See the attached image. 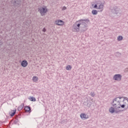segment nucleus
Here are the masks:
<instances>
[{
	"label": "nucleus",
	"mask_w": 128,
	"mask_h": 128,
	"mask_svg": "<svg viewBox=\"0 0 128 128\" xmlns=\"http://www.w3.org/2000/svg\"><path fill=\"white\" fill-rule=\"evenodd\" d=\"M32 80L33 82H36L38 80V78L37 76H34L32 78Z\"/></svg>",
	"instance_id": "16"
},
{
	"label": "nucleus",
	"mask_w": 128,
	"mask_h": 128,
	"mask_svg": "<svg viewBox=\"0 0 128 128\" xmlns=\"http://www.w3.org/2000/svg\"><path fill=\"white\" fill-rule=\"evenodd\" d=\"M128 72V68H126L124 70V72Z\"/></svg>",
	"instance_id": "32"
},
{
	"label": "nucleus",
	"mask_w": 128,
	"mask_h": 128,
	"mask_svg": "<svg viewBox=\"0 0 128 128\" xmlns=\"http://www.w3.org/2000/svg\"><path fill=\"white\" fill-rule=\"evenodd\" d=\"M80 116L81 118H82L83 120H86L87 118H88V115H86L84 114H82L80 115Z\"/></svg>",
	"instance_id": "13"
},
{
	"label": "nucleus",
	"mask_w": 128,
	"mask_h": 128,
	"mask_svg": "<svg viewBox=\"0 0 128 128\" xmlns=\"http://www.w3.org/2000/svg\"><path fill=\"white\" fill-rule=\"evenodd\" d=\"M98 4V10H101L100 12H102L104 10V4L100 1H98L96 4Z\"/></svg>",
	"instance_id": "7"
},
{
	"label": "nucleus",
	"mask_w": 128,
	"mask_h": 128,
	"mask_svg": "<svg viewBox=\"0 0 128 128\" xmlns=\"http://www.w3.org/2000/svg\"><path fill=\"white\" fill-rule=\"evenodd\" d=\"M30 24H32V21L30 20H27L26 22H25V24L27 26H30Z\"/></svg>",
	"instance_id": "15"
},
{
	"label": "nucleus",
	"mask_w": 128,
	"mask_h": 128,
	"mask_svg": "<svg viewBox=\"0 0 128 128\" xmlns=\"http://www.w3.org/2000/svg\"><path fill=\"white\" fill-rule=\"evenodd\" d=\"M122 102H124V104L125 106V108L124 110H128V101H125L124 98L123 99Z\"/></svg>",
	"instance_id": "14"
},
{
	"label": "nucleus",
	"mask_w": 128,
	"mask_h": 128,
	"mask_svg": "<svg viewBox=\"0 0 128 128\" xmlns=\"http://www.w3.org/2000/svg\"><path fill=\"white\" fill-rule=\"evenodd\" d=\"M61 124H64V121L62 120V121L61 122Z\"/></svg>",
	"instance_id": "36"
},
{
	"label": "nucleus",
	"mask_w": 128,
	"mask_h": 128,
	"mask_svg": "<svg viewBox=\"0 0 128 128\" xmlns=\"http://www.w3.org/2000/svg\"><path fill=\"white\" fill-rule=\"evenodd\" d=\"M28 61H26V60H23L21 62V66L23 68H26V66H28Z\"/></svg>",
	"instance_id": "9"
},
{
	"label": "nucleus",
	"mask_w": 128,
	"mask_h": 128,
	"mask_svg": "<svg viewBox=\"0 0 128 128\" xmlns=\"http://www.w3.org/2000/svg\"><path fill=\"white\" fill-rule=\"evenodd\" d=\"M112 104V102H111V104Z\"/></svg>",
	"instance_id": "37"
},
{
	"label": "nucleus",
	"mask_w": 128,
	"mask_h": 128,
	"mask_svg": "<svg viewBox=\"0 0 128 128\" xmlns=\"http://www.w3.org/2000/svg\"><path fill=\"white\" fill-rule=\"evenodd\" d=\"M16 114V110H12L11 112H9V114L12 118Z\"/></svg>",
	"instance_id": "12"
},
{
	"label": "nucleus",
	"mask_w": 128,
	"mask_h": 128,
	"mask_svg": "<svg viewBox=\"0 0 128 128\" xmlns=\"http://www.w3.org/2000/svg\"><path fill=\"white\" fill-rule=\"evenodd\" d=\"M24 104H21V105H20V106L18 107V110L19 112H20V110H22V108H24Z\"/></svg>",
	"instance_id": "17"
},
{
	"label": "nucleus",
	"mask_w": 128,
	"mask_h": 128,
	"mask_svg": "<svg viewBox=\"0 0 128 128\" xmlns=\"http://www.w3.org/2000/svg\"><path fill=\"white\" fill-rule=\"evenodd\" d=\"M38 12H40L42 16H46V12H48V8H46V6H44L38 8Z\"/></svg>",
	"instance_id": "3"
},
{
	"label": "nucleus",
	"mask_w": 128,
	"mask_h": 128,
	"mask_svg": "<svg viewBox=\"0 0 128 128\" xmlns=\"http://www.w3.org/2000/svg\"><path fill=\"white\" fill-rule=\"evenodd\" d=\"M124 110H118L115 111L116 114H119V112H124Z\"/></svg>",
	"instance_id": "20"
},
{
	"label": "nucleus",
	"mask_w": 128,
	"mask_h": 128,
	"mask_svg": "<svg viewBox=\"0 0 128 128\" xmlns=\"http://www.w3.org/2000/svg\"><path fill=\"white\" fill-rule=\"evenodd\" d=\"M88 22H90V20L88 19L78 20L73 24L72 30L78 32H80V28H81L82 32H84L88 30Z\"/></svg>",
	"instance_id": "1"
},
{
	"label": "nucleus",
	"mask_w": 128,
	"mask_h": 128,
	"mask_svg": "<svg viewBox=\"0 0 128 128\" xmlns=\"http://www.w3.org/2000/svg\"><path fill=\"white\" fill-rule=\"evenodd\" d=\"M109 112H111V114H112V106L110 107V108L109 110Z\"/></svg>",
	"instance_id": "30"
},
{
	"label": "nucleus",
	"mask_w": 128,
	"mask_h": 128,
	"mask_svg": "<svg viewBox=\"0 0 128 128\" xmlns=\"http://www.w3.org/2000/svg\"><path fill=\"white\" fill-rule=\"evenodd\" d=\"M122 75L120 74H115L113 78L114 80H116L117 82H120V80H122Z\"/></svg>",
	"instance_id": "6"
},
{
	"label": "nucleus",
	"mask_w": 128,
	"mask_h": 128,
	"mask_svg": "<svg viewBox=\"0 0 128 128\" xmlns=\"http://www.w3.org/2000/svg\"><path fill=\"white\" fill-rule=\"evenodd\" d=\"M123 39H124V37H122V36H119L118 37V42H120V40H122Z\"/></svg>",
	"instance_id": "21"
},
{
	"label": "nucleus",
	"mask_w": 128,
	"mask_h": 128,
	"mask_svg": "<svg viewBox=\"0 0 128 128\" xmlns=\"http://www.w3.org/2000/svg\"><path fill=\"white\" fill-rule=\"evenodd\" d=\"M120 103H114V102H112V114H116V112L118 110V108H120Z\"/></svg>",
	"instance_id": "5"
},
{
	"label": "nucleus",
	"mask_w": 128,
	"mask_h": 128,
	"mask_svg": "<svg viewBox=\"0 0 128 128\" xmlns=\"http://www.w3.org/2000/svg\"><path fill=\"white\" fill-rule=\"evenodd\" d=\"M94 8H97L98 10V4H95V5L94 6Z\"/></svg>",
	"instance_id": "29"
},
{
	"label": "nucleus",
	"mask_w": 128,
	"mask_h": 128,
	"mask_svg": "<svg viewBox=\"0 0 128 128\" xmlns=\"http://www.w3.org/2000/svg\"><path fill=\"white\" fill-rule=\"evenodd\" d=\"M42 32H46V29L44 28L42 29Z\"/></svg>",
	"instance_id": "31"
},
{
	"label": "nucleus",
	"mask_w": 128,
	"mask_h": 128,
	"mask_svg": "<svg viewBox=\"0 0 128 128\" xmlns=\"http://www.w3.org/2000/svg\"><path fill=\"white\" fill-rule=\"evenodd\" d=\"M90 96H92V97L94 96H96V94H94V92H91L90 93Z\"/></svg>",
	"instance_id": "27"
},
{
	"label": "nucleus",
	"mask_w": 128,
	"mask_h": 128,
	"mask_svg": "<svg viewBox=\"0 0 128 128\" xmlns=\"http://www.w3.org/2000/svg\"><path fill=\"white\" fill-rule=\"evenodd\" d=\"M92 14H94V16H96V14H98V10H94L92 12Z\"/></svg>",
	"instance_id": "18"
},
{
	"label": "nucleus",
	"mask_w": 128,
	"mask_h": 128,
	"mask_svg": "<svg viewBox=\"0 0 128 128\" xmlns=\"http://www.w3.org/2000/svg\"><path fill=\"white\" fill-rule=\"evenodd\" d=\"M113 14L115 16H120L122 14V11L120 10V9L116 6L114 7Z\"/></svg>",
	"instance_id": "4"
},
{
	"label": "nucleus",
	"mask_w": 128,
	"mask_h": 128,
	"mask_svg": "<svg viewBox=\"0 0 128 128\" xmlns=\"http://www.w3.org/2000/svg\"><path fill=\"white\" fill-rule=\"evenodd\" d=\"M120 98H120V97H116V98H115L114 100H113V101L114 102V104H120Z\"/></svg>",
	"instance_id": "10"
},
{
	"label": "nucleus",
	"mask_w": 128,
	"mask_h": 128,
	"mask_svg": "<svg viewBox=\"0 0 128 128\" xmlns=\"http://www.w3.org/2000/svg\"><path fill=\"white\" fill-rule=\"evenodd\" d=\"M88 104V100H86V102H83V105L84 106H86Z\"/></svg>",
	"instance_id": "26"
},
{
	"label": "nucleus",
	"mask_w": 128,
	"mask_h": 128,
	"mask_svg": "<svg viewBox=\"0 0 128 128\" xmlns=\"http://www.w3.org/2000/svg\"><path fill=\"white\" fill-rule=\"evenodd\" d=\"M11 5L16 10L21 7L22 4V0H11Z\"/></svg>",
	"instance_id": "2"
},
{
	"label": "nucleus",
	"mask_w": 128,
	"mask_h": 128,
	"mask_svg": "<svg viewBox=\"0 0 128 128\" xmlns=\"http://www.w3.org/2000/svg\"><path fill=\"white\" fill-rule=\"evenodd\" d=\"M90 106H92V102H90V100H87V106L88 108H90Z\"/></svg>",
	"instance_id": "19"
},
{
	"label": "nucleus",
	"mask_w": 128,
	"mask_h": 128,
	"mask_svg": "<svg viewBox=\"0 0 128 128\" xmlns=\"http://www.w3.org/2000/svg\"><path fill=\"white\" fill-rule=\"evenodd\" d=\"M24 110L27 112H32V108L30 106H24Z\"/></svg>",
	"instance_id": "11"
},
{
	"label": "nucleus",
	"mask_w": 128,
	"mask_h": 128,
	"mask_svg": "<svg viewBox=\"0 0 128 128\" xmlns=\"http://www.w3.org/2000/svg\"><path fill=\"white\" fill-rule=\"evenodd\" d=\"M116 56L120 57L122 56V54L120 53L119 52H117L116 54Z\"/></svg>",
	"instance_id": "24"
},
{
	"label": "nucleus",
	"mask_w": 128,
	"mask_h": 128,
	"mask_svg": "<svg viewBox=\"0 0 128 128\" xmlns=\"http://www.w3.org/2000/svg\"><path fill=\"white\" fill-rule=\"evenodd\" d=\"M55 24L56 26H64V22L62 20H58L55 21Z\"/></svg>",
	"instance_id": "8"
},
{
	"label": "nucleus",
	"mask_w": 128,
	"mask_h": 128,
	"mask_svg": "<svg viewBox=\"0 0 128 128\" xmlns=\"http://www.w3.org/2000/svg\"><path fill=\"white\" fill-rule=\"evenodd\" d=\"M0 46H2V42L0 40Z\"/></svg>",
	"instance_id": "35"
},
{
	"label": "nucleus",
	"mask_w": 128,
	"mask_h": 128,
	"mask_svg": "<svg viewBox=\"0 0 128 128\" xmlns=\"http://www.w3.org/2000/svg\"><path fill=\"white\" fill-rule=\"evenodd\" d=\"M66 68L67 70H72V66L68 65L67 66H66Z\"/></svg>",
	"instance_id": "22"
},
{
	"label": "nucleus",
	"mask_w": 128,
	"mask_h": 128,
	"mask_svg": "<svg viewBox=\"0 0 128 128\" xmlns=\"http://www.w3.org/2000/svg\"><path fill=\"white\" fill-rule=\"evenodd\" d=\"M30 100H31V102H36V98L34 96L30 97Z\"/></svg>",
	"instance_id": "23"
},
{
	"label": "nucleus",
	"mask_w": 128,
	"mask_h": 128,
	"mask_svg": "<svg viewBox=\"0 0 128 128\" xmlns=\"http://www.w3.org/2000/svg\"><path fill=\"white\" fill-rule=\"evenodd\" d=\"M66 10V6H63L62 10Z\"/></svg>",
	"instance_id": "33"
},
{
	"label": "nucleus",
	"mask_w": 128,
	"mask_h": 128,
	"mask_svg": "<svg viewBox=\"0 0 128 128\" xmlns=\"http://www.w3.org/2000/svg\"><path fill=\"white\" fill-rule=\"evenodd\" d=\"M18 119H16L14 120V124H18Z\"/></svg>",
	"instance_id": "28"
},
{
	"label": "nucleus",
	"mask_w": 128,
	"mask_h": 128,
	"mask_svg": "<svg viewBox=\"0 0 128 128\" xmlns=\"http://www.w3.org/2000/svg\"><path fill=\"white\" fill-rule=\"evenodd\" d=\"M124 101L125 102H128V98L127 97L125 98Z\"/></svg>",
	"instance_id": "34"
},
{
	"label": "nucleus",
	"mask_w": 128,
	"mask_h": 128,
	"mask_svg": "<svg viewBox=\"0 0 128 128\" xmlns=\"http://www.w3.org/2000/svg\"><path fill=\"white\" fill-rule=\"evenodd\" d=\"M119 106H120V108H126V105H124V104H120Z\"/></svg>",
	"instance_id": "25"
}]
</instances>
